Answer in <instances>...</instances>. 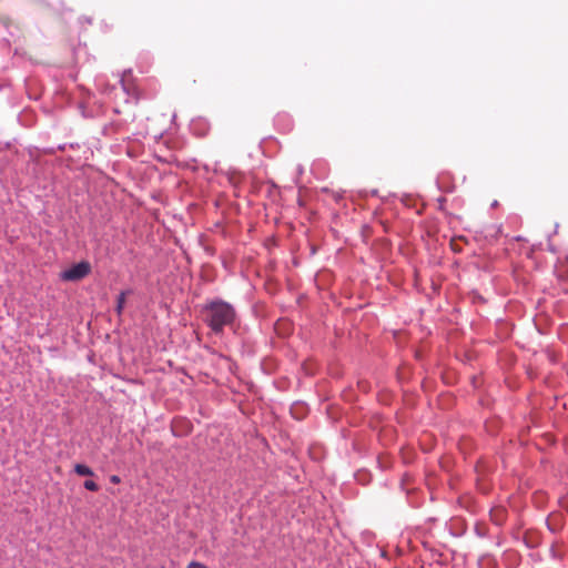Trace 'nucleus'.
Here are the masks:
<instances>
[{"label":"nucleus","mask_w":568,"mask_h":568,"mask_svg":"<svg viewBox=\"0 0 568 568\" xmlns=\"http://www.w3.org/2000/svg\"><path fill=\"white\" fill-rule=\"evenodd\" d=\"M204 322L215 334L223 332L225 326L233 324L235 320V310L224 301H213L203 308Z\"/></svg>","instance_id":"1"},{"label":"nucleus","mask_w":568,"mask_h":568,"mask_svg":"<svg viewBox=\"0 0 568 568\" xmlns=\"http://www.w3.org/2000/svg\"><path fill=\"white\" fill-rule=\"evenodd\" d=\"M90 272H91L90 263L82 261L78 264L72 265L70 268L64 270L60 274V277H61V280L67 281V282H77V281H80V280L84 278L85 276H88L90 274Z\"/></svg>","instance_id":"2"},{"label":"nucleus","mask_w":568,"mask_h":568,"mask_svg":"<svg viewBox=\"0 0 568 568\" xmlns=\"http://www.w3.org/2000/svg\"><path fill=\"white\" fill-rule=\"evenodd\" d=\"M74 471L79 476H93L94 475L93 470L89 466L83 465V464H77L74 466Z\"/></svg>","instance_id":"3"},{"label":"nucleus","mask_w":568,"mask_h":568,"mask_svg":"<svg viewBox=\"0 0 568 568\" xmlns=\"http://www.w3.org/2000/svg\"><path fill=\"white\" fill-rule=\"evenodd\" d=\"M125 298H126V293L125 292H121L120 295L118 296V300H116L115 311H116L118 315H121L122 312H123V308H124V305H125Z\"/></svg>","instance_id":"4"},{"label":"nucleus","mask_w":568,"mask_h":568,"mask_svg":"<svg viewBox=\"0 0 568 568\" xmlns=\"http://www.w3.org/2000/svg\"><path fill=\"white\" fill-rule=\"evenodd\" d=\"M84 487H85V489H88L90 491H98L99 490V486L93 480H85L84 481Z\"/></svg>","instance_id":"5"},{"label":"nucleus","mask_w":568,"mask_h":568,"mask_svg":"<svg viewBox=\"0 0 568 568\" xmlns=\"http://www.w3.org/2000/svg\"><path fill=\"white\" fill-rule=\"evenodd\" d=\"M187 568H206V566L197 561H192L189 564Z\"/></svg>","instance_id":"6"},{"label":"nucleus","mask_w":568,"mask_h":568,"mask_svg":"<svg viewBox=\"0 0 568 568\" xmlns=\"http://www.w3.org/2000/svg\"><path fill=\"white\" fill-rule=\"evenodd\" d=\"M110 481H111L112 484H119V483L121 481V479H120V477H119L118 475H112V476L110 477Z\"/></svg>","instance_id":"7"}]
</instances>
